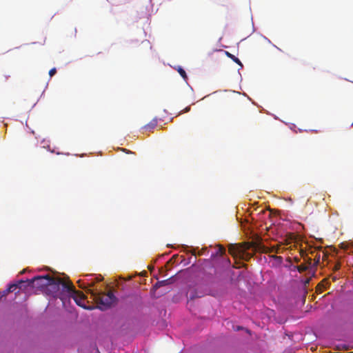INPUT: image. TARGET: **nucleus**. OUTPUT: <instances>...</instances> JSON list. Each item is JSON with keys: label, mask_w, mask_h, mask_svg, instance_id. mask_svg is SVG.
I'll return each instance as SVG.
<instances>
[{"label": "nucleus", "mask_w": 353, "mask_h": 353, "mask_svg": "<svg viewBox=\"0 0 353 353\" xmlns=\"http://www.w3.org/2000/svg\"><path fill=\"white\" fill-rule=\"evenodd\" d=\"M71 287L72 288V294L71 296L68 297V299H66V304L70 303L71 299H72L78 306L85 310H92L95 309V306L88 303L83 293L78 294L72 283H71Z\"/></svg>", "instance_id": "5"}, {"label": "nucleus", "mask_w": 353, "mask_h": 353, "mask_svg": "<svg viewBox=\"0 0 353 353\" xmlns=\"http://www.w3.org/2000/svg\"><path fill=\"white\" fill-rule=\"evenodd\" d=\"M340 268H341V264H340V263H336V264H335V265H334V270L335 271H336V270H339V269H340Z\"/></svg>", "instance_id": "19"}, {"label": "nucleus", "mask_w": 353, "mask_h": 353, "mask_svg": "<svg viewBox=\"0 0 353 353\" xmlns=\"http://www.w3.org/2000/svg\"><path fill=\"white\" fill-rule=\"evenodd\" d=\"M177 71L181 75V77L186 81L188 79V75L185 71V70L181 66H178Z\"/></svg>", "instance_id": "13"}, {"label": "nucleus", "mask_w": 353, "mask_h": 353, "mask_svg": "<svg viewBox=\"0 0 353 353\" xmlns=\"http://www.w3.org/2000/svg\"><path fill=\"white\" fill-rule=\"evenodd\" d=\"M341 248L348 252V253L353 254V243L344 242L341 243Z\"/></svg>", "instance_id": "10"}, {"label": "nucleus", "mask_w": 353, "mask_h": 353, "mask_svg": "<svg viewBox=\"0 0 353 353\" xmlns=\"http://www.w3.org/2000/svg\"><path fill=\"white\" fill-rule=\"evenodd\" d=\"M296 232H288V251L292 250V247L299 250V252L301 256H303L304 252L302 248H300L301 242V236L298 234V231L301 228V225L299 223L296 224Z\"/></svg>", "instance_id": "6"}, {"label": "nucleus", "mask_w": 353, "mask_h": 353, "mask_svg": "<svg viewBox=\"0 0 353 353\" xmlns=\"http://www.w3.org/2000/svg\"><path fill=\"white\" fill-rule=\"evenodd\" d=\"M310 253L314 256L313 265H318L321 259L322 260H325L327 258V254L321 250L311 251Z\"/></svg>", "instance_id": "8"}, {"label": "nucleus", "mask_w": 353, "mask_h": 353, "mask_svg": "<svg viewBox=\"0 0 353 353\" xmlns=\"http://www.w3.org/2000/svg\"><path fill=\"white\" fill-rule=\"evenodd\" d=\"M25 280L21 279L15 283H11L8 284L7 288L3 290L4 294L7 295L8 293L13 292L18 289L17 293L20 291L26 290Z\"/></svg>", "instance_id": "7"}, {"label": "nucleus", "mask_w": 353, "mask_h": 353, "mask_svg": "<svg viewBox=\"0 0 353 353\" xmlns=\"http://www.w3.org/2000/svg\"><path fill=\"white\" fill-rule=\"evenodd\" d=\"M6 295L4 294V292H0V300H1L3 298L6 297Z\"/></svg>", "instance_id": "21"}, {"label": "nucleus", "mask_w": 353, "mask_h": 353, "mask_svg": "<svg viewBox=\"0 0 353 353\" xmlns=\"http://www.w3.org/2000/svg\"><path fill=\"white\" fill-rule=\"evenodd\" d=\"M293 259L296 261L298 262L299 261V259L297 256H294Z\"/></svg>", "instance_id": "22"}, {"label": "nucleus", "mask_w": 353, "mask_h": 353, "mask_svg": "<svg viewBox=\"0 0 353 353\" xmlns=\"http://www.w3.org/2000/svg\"><path fill=\"white\" fill-rule=\"evenodd\" d=\"M283 262V259L282 257L281 256H276L274 259V261H273V265H279L282 263Z\"/></svg>", "instance_id": "15"}, {"label": "nucleus", "mask_w": 353, "mask_h": 353, "mask_svg": "<svg viewBox=\"0 0 353 353\" xmlns=\"http://www.w3.org/2000/svg\"><path fill=\"white\" fill-rule=\"evenodd\" d=\"M284 335H285V336H287V331H285V332H284Z\"/></svg>", "instance_id": "26"}, {"label": "nucleus", "mask_w": 353, "mask_h": 353, "mask_svg": "<svg viewBox=\"0 0 353 353\" xmlns=\"http://www.w3.org/2000/svg\"><path fill=\"white\" fill-rule=\"evenodd\" d=\"M157 125V119H153L148 124L144 126V128L146 130H150L154 128Z\"/></svg>", "instance_id": "12"}, {"label": "nucleus", "mask_w": 353, "mask_h": 353, "mask_svg": "<svg viewBox=\"0 0 353 353\" xmlns=\"http://www.w3.org/2000/svg\"><path fill=\"white\" fill-rule=\"evenodd\" d=\"M264 39H265V40H267L269 43H271L270 40V39H268L266 37H264Z\"/></svg>", "instance_id": "24"}, {"label": "nucleus", "mask_w": 353, "mask_h": 353, "mask_svg": "<svg viewBox=\"0 0 353 353\" xmlns=\"http://www.w3.org/2000/svg\"><path fill=\"white\" fill-rule=\"evenodd\" d=\"M190 110V106H187L186 108H185V109L183 110V112H188Z\"/></svg>", "instance_id": "20"}, {"label": "nucleus", "mask_w": 353, "mask_h": 353, "mask_svg": "<svg viewBox=\"0 0 353 353\" xmlns=\"http://www.w3.org/2000/svg\"><path fill=\"white\" fill-rule=\"evenodd\" d=\"M307 266L305 265H294L292 263V258L288 256V271L296 272V270L299 272H304L307 270Z\"/></svg>", "instance_id": "9"}, {"label": "nucleus", "mask_w": 353, "mask_h": 353, "mask_svg": "<svg viewBox=\"0 0 353 353\" xmlns=\"http://www.w3.org/2000/svg\"><path fill=\"white\" fill-rule=\"evenodd\" d=\"M57 73V69L55 68H52L49 71V75L50 77H53Z\"/></svg>", "instance_id": "18"}, {"label": "nucleus", "mask_w": 353, "mask_h": 353, "mask_svg": "<svg viewBox=\"0 0 353 353\" xmlns=\"http://www.w3.org/2000/svg\"><path fill=\"white\" fill-rule=\"evenodd\" d=\"M123 151H125L126 153H131V152H130L127 149H124Z\"/></svg>", "instance_id": "23"}, {"label": "nucleus", "mask_w": 353, "mask_h": 353, "mask_svg": "<svg viewBox=\"0 0 353 353\" xmlns=\"http://www.w3.org/2000/svg\"><path fill=\"white\" fill-rule=\"evenodd\" d=\"M225 54L226 55L230 58L234 62H235L236 63H237L238 65H240V69H241L243 68V64L241 63V61H240V59L235 57L234 54L230 53L229 52H227L225 51Z\"/></svg>", "instance_id": "11"}, {"label": "nucleus", "mask_w": 353, "mask_h": 353, "mask_svg": "<svg viewBox=\"0 0 353 353\" xmlns=\"http://www.w3.org/2000/svg\"><path fill=\"white\" fill-rule=\"evenodd\" d=\"M51 276L46 274L43 275H37L30 279H26V290L37 289L42 292L44 291L46 285L50 282Z\"/></svg>", "instance_id": "4"}, {"label": "nucleus", "mask_w": 353, "mask_h": 353, "mask_svg": "<svg viewBox=\"0 0 353 353\" xmlns=\"http://www.w3.org/2000/svg\"><path fill=\"white\" fill-rule=\"evenodd\" d=\"M169 283V280H163V281H158L156 285H154V287L156 288H159L161 286H163L164 285H166L167 283Z\"/></svg>", "instance_id": "16"}, {"label": "nucleus", "mask_w": 353, "mask_h": 353, "mask_svg": "<svg viewBox=\"0 0 353 353\" xmlns=\"http://www.w3.org/2000/svg\"><path fill=\"white\" fill-rule=\"evenodd\" d=\"M71 283L70 282V284H66L51 277V281L46 285L43 292L54 299H59L62 301L63 307H66V299L72 294Z\"/></svg>", "instance_id": "3"}, {"label": "nucleus", "mask_w": 353, "mask_h": 353, "mask_svg": "<svg viewBox=\"0 0 353 353\" xmlns=\"http://www.w3.org/2000/svg\"><path fill=\"white\" fill-rule=\"evenodd\" d=\"M85 276L86 277L87 283L79 279L77 283L80 288L87 293L92 294L94 300L97 304L95 308L101 311H105L115 307L118 304L119 299L114 292H108L103 294L101 292L97 290L93 292L92 287L94 285L103 280V277L101 275L88 274H85Z\"/></svg>", "instance_id": "1"}, {"label": "nucleus", "mask_w": 353, "mask_h": 353, "mask_svg": "<svg viewBox=\"0 0 353 353\" xmlns=\"http://www.w3.org/2000/svg\"><path fill=\"white\" fill-rule=\"evenodd\" d=\"M222 252H223V251H222V250H221V249H220V250H219V252H220V254L221 255V257L223 258V260L225 261V264H226L227 265L230 266V264H231L230 259H225V258H224V256H223Z\"/></svg>", "instance_id": "17"}, {"label": "nucleus", "mask_w": 353, "mask_h": 353, "mask_svg": "<svg viewBox=\"0 0 353 353\" xmlns=\"http://www.w3.org/2000/svg\"><path fill=\"white\" fill-rule=\"evenodd\" d=\"M235 250V248L234 246H232V248H230L229 249V253L234 257H236L237 255L239 254L240 251L239 250V248H236V250Z\"/></svg>", "instance_id": "14"}, {"label": "nucleus", "mask_w": 353, "mask_h": 353, "mask_svg": "<svg viewBox=\"0 0 353 353\" xmlns=\"http://www.w3.org/2000/svg\"><path fill=\"white\" fill-rule=\"evenodd\" d=\"M213 280L212 272H206L203 268H199L196 272L191 275L185 285V291L188 300L193 301L207 294Z\"/></svg>", "instance_id": "2"}, {"label": "nucleus", "mask_w": 353, "mask_h": 353, "mask_svg": "<svg viewBox=\"0 0 353 353\" xmlns=\"http://www.w3.org/2000/svg\"><path fill=\"white\" fill-rule=\"evenodd\" d=\"M182 246H183V248H186V249H190V248H188V247L187 245H183Z\"/></svg>", "instance_id": "25"}]
</instances>
